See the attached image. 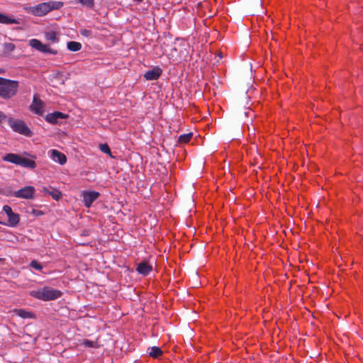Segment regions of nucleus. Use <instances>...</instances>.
Segmentation results:
<instances>
[{
    "instance_id": "nucleus-10",
    "label": "nucleus",
    "mask_w": 363,
    "mask_h": 363,
    "mask_svg": "<svg viewBox=\"0 0 363 363\" xmlns=\"http://www.w3.org/2000/svg\"><path fill=\"white\" fill-rule=\"evenodd\" d=\"M136 270L139 274L146 276L152 270V267L147 262H143L138 264Z\"/></svg>"
},
{
    "instance_id": "nucleus-26",
    "label": "nucleus",
    "mask_w": 363,
    "mask_h": 363,
    "mask_svg": "<svg viewBox=\"0 0 363 363\" xmlns=\"http://www.w3.org/2000/svg\"><path fill=\"white\" fill-rule=\"evenodd\" d=\"M79 1L82 5L86 6L87 8H91L94 5V0H77Z\"/></svg>"
},
{
    "instance_id": "nucleus-15",
    "label": "nucleus",
    "mask_w": 363,
    "mask_h": 363,
    "mask_svg": "<svg viewBox=\"0 0 363 363\" xmlns=\"http://www.w3.org/2000/svg\"><path fill=\"white\" fill-rule=\"evenodd\" d=\"M18 165L21 166L23 167H28V168L33 169L35 167V163L33 160H31L28 158L23 157L21 156Z\"/></svg>"
},
{
    "instance_id": "nucleus-3",
    "label": "nucleus",
    "mask_w": 363,
    "mask_h": 363,
    "mask_svg": "<svg viewBox=\"0 0 363 363\" xmlns=\"http://www.w3.org/2000/svg\"><path fill=\"white\" fill-rule=\"evenodd\" d=\"M29 108L33 113L40 116H43L44 102L40 99L39 94H35L33 95V101Z\"/></svg>"
},
{
    "instance_id": "nucleus-2",
    "label": "nucleus",
    "mask_w": 363,
    "mask_h": 363,
    "mask_svg": "<svg viewBox=\"0 0 363 363\" xmlns=\"http://www.w3.org/2000/svg\"><path fill=\"white\" fill-rule=\"evenodd\" d=\"M9 124L15 131L25 136H31L32 133L26 123L21 120H15L12 118L9 119Z\"/></svg>"
},
{
    "instance_id": "nucleus-14",
    "label": "nucleus",
    "mask_w": 363,
    "mask_h": 363,
    "mask_svg": "<svg viewBox=\"0 0 363 363\" xmlns=\"http://www.w3.org/2000/svg\"><path fill=\"white\" fill-rule=\"evenodd\" d=\"M29 45L41 52H45V45L43 44L40 40L37 39L30 40L29 41Z\"/></svg>"
},
{
    "instance_id": "nucleus-18",
    "label": "nucleus",
    "mask_w": 363,
    "mask_h": 363,
    "mask_svg": "<svg viewBox=\"0 0 363 363\" xmlns=\"http://www.w3.org/2000/svg\"><path fill=\"white\" fill-rule=\"evenodd\" d=\"M47 195L51 196L55 201L60 200L62 197V193L59 190L52 187H50L49 189L47 188Z\"/></svg>"
},
{
    "instance_id": "nucleus-28",
    "label": "nucleus",
    "mask_w": 363,
    "mask_h": 363,
    "mask_svg": "<svg viewBox=\"0 0 363 363\" xmlns=\"http://www.w3.org/2000/svg\"><path fill=\"white\" fill-rule=\"evenodd\" d=\"M100 150L101 152L106 153V154H111V149L109 146L107 144H101L100 145Z\"/></svg>"
},
{
    "instance_id": "nucleus-1",
    "label": "nucleus",
    "mask_w": 363,
    "mask_h": 363,
    "mask_svg": "<svg viewBox=\"0 0 363 363\" xmlns=\"http://www.w3.org/2000/svg\"><path fill=\"white\" fill-rule=\"evenodd\" d=\"M18 82L0 77V96L9 99L13 96L17 91Z\"/></svg>"
},
{
    "instance_id": "nucleus-22",
    "label": "nucleus",
    "mask_w": 363,
    "mask_h": 363,
    "mask_svg": "<svg viewBox=\"0 0 363 363\" xmlns=\"http://www.w3.org/2000/svg\"><path fill=\"white\" fill-rule=\"evenodd\" d=\"M149 350V355L154 358H157L162 354V350L158 347H151Z\"/></svg>"
},
{
    "instance_id": "nucleus-8",
    "label": "nucleus",
    "mask_w": 363,
    "mask_h": 363,
    "mask_svg": "<svg viewBox=\"0 0 363 363\" xmlns=\"http://www.w3.org/2000/svg\"><path fill=\"white\" fill-rule=\"evenodd\" d=\"M50 157L55 162H58L60 164L63 165L67 162V157L66 155L57 150H51L49 152Z\"/></svg>"
},
{
    "instance_id": "nucleus-13",
    "label": "nucleus",
    "mask_w": 363,
    "mask_h": 363,
    "mask_svg": "<svg viewBox=\"0 0 363 363\" xmlns=\"http://www.w3.org/2000/svg\"><path fill=\"white\" fill-rule=\"evenodd\" d=\"M21 155L14 153H8L3 157V160L18 165Z\"/></svg>"
},
{
    "instance_id": "nucleus-4",
    "label": "nucleus",
    "mask_w": 363,
    "mask_h": 363,
    "mask_svg": "<svg viewBox=\"0 0 363 363\" xmlns=\"http://www.w3.org/2000/svg\"><path fill=\"white\" fill-rule=\"evenodd\" d=\"M35 193V188L31 186H26L18 191H13L12 195L16 198L30 199H33Z\"/></svg>"
},
{
    "instance_id": "nucleus-11",
    "label": "nucleus",
    "mask_w": 363,
    "mask_h": 363,
    "mask_svg": "<svg viewBox=\"0 0 363 363\" xmlns=\"http://www.w3.org/2000/svg\"><path fill=\"white\" fill-rule=\"evenodd\" d=\"M62 295V292L60 290L47 286V301L55 300Z\"/></svg>"
},
{
    "instance_id": "nucleus-12",
    "label": "nucleus",
    "mask_w": 363,
    "mask_h": 363,
    "mask_svg": "<svg viewBox=\"0 0 363 363\" xmlns=\"http://www.w3.org/2000/svg\"><path fill=\"white\" fill-rule=\"evenodd\" d=\"M30 12L36 16L45 15V3H41L37 6L30 8Z\"/></svg>"
},
{
    "instance_id": "nucleus-7",
    "label": "nucleus",
    "mask_w": 363,
    "mask_h": 363,
    "mask_svg": "<svg viewBox=\"0 0 363 363\" xmlns=\"http://www.w3.org/2000/svg\"><path fill=\"white\" fill-rule=\"evenodd\" d=\"M99 196L100 194L98 191H84L82 193V196L84 206L86 208H89L94 201H95L99 197Z\"/></svg>"
},
{
    "instance_id": "nucleus-25",
    "label": "nucleus",
    "mask_w": 363,
    "mask_h": 363,
    "mask_svg": "<svg viewBox=\"0 0 363 363\" xmlns=\"http://www.w3.org/2000/svg\"><path fill=\"white\" fill-rule=\"evenodd\" d=\"M47 40H50L53 43H57L58 38L57 37V33L55 31L47 33Z\"/></svg>"
},
{
    "instance_id": "nucleus-32",
    "label": "nucleus",
    "mask_w": 363,
    "mask_h": 363,
    "mask_svg": "<svg viewBox=\"0 0 363 363\" xmlns=\"http://www.w3.org/2000/svg\"><path fill=\"white\" fill-rule=\"evenodd\" d=\"M6 119V116L1 111H0V123Z\"/></svg>"
},
{
    "instance_id": "nucleus-24",
    "label": "nucleus",
    "mask_w": 363,
    "mask_h": 363,
    "mask_svg": "<svg viewBox=\"0 0 363 363\" xmlns=\"http://www.w3.org/2000/svg\"><path fill=\"white\" fill-rule=\"evenodd\" d=\"M193 134L191 133L182 134L179 137L178 142L180 143H186L190 141Z\"/></svg>"
},
{
    "instance_id": "nucleus-21",
    "label": "nucleus",
    "mask_w": 363,
    "mask_h": 363,
    "mask_svg": "<svg viewBox=\"0 0 363 363\" xmlns=\"http://www.w3.org/2000/svg\"><path fill=\"white\" fill-rule=\"evenodd\" d=\"M15 313L17 315H18L23 318H34V315L31 312L27 311L23 309L16 310Z\"/></svg>"
},
{
    "instance_id": "nucleus-20",
    "label": "nucleus",
    "mask_w": 363,
    "mask_h": 363,
    "mask_svg": "<svg viewBox=\"0 0 363 363\" xmlns=\"http://www.w3.org/2000/svg\"><path fill=\"white\" fill-rule=\"evenodd\" d=\"M67 48L69 51L77 52L82 49V44L76 41H69L67 43Z\"/></svg>"
},
{
    "instance_id": "nucleus-6",
    "label": "nucleus",
    "mask_w": 363,
    "mask_h": 363,
    "mask_svg": "<svg viewBox=\"0 0 363 363\" xmlns=\"http://www.w3.org/2000/svg\"><path fill=\"white\" fill-rule=\"evenodd\" d=\"M68 118V115L60 111L47 114V122L52 124H61L62 121Z\"/></svg>"
},
{
    "instance_id": "nucleus-19",
    "label": "nucleus",
    "mask_w": 363,
    "mask_h": 363,
    "mask_svg": "<svg viewBox=\"0 0 363 363\" xmlns=\"http://www.w3.org/2000/svg\"><path fill=\"white\" fill-rule=\"evenodd\" d=\"M63 6V2L62 1H51L47 2V13L54 9H59Z\"/></svg>"
},
{
    "instance_id": "nucleus-23",
    "label": "nucleus",
    "mask_w": 363,
    "mask_h": 363,
    "mask_svg": "<svg viewBox=\"0 0 363 363\" xmlns=\"http://www.w3.org/2000/svg\"><path fill=\"white\" fill-rule=\"evenodd\" d=\"M52 85L57 86L63 83V76L60 72H57L56 76L51 79Z\"/></svg>"
},
{
    "instance_id": "nucleus-5",
    "label": "nucleus",
    "mask_w": 363,
    "mask_h": 363,
    "mask_svg": "<svg viewBox=\"0 0 363 363\" xmlns=\"http://www.w3.org/2000/svg\"><path fill=\"white\" fill-rule=\"evenodd\" d=\"M3 211L6 213L9 218L7 223L9 226L14 227L19 223V215L13 213L12 208L9 206H4Z\"/></svg>"
},
{
    "instance_id": "nucleus-17",
    "label": "nucleus",
    "mask_w": 363,
    "mask_h": 363,
    "mask_svg": "<svg viewBox=\"0 0 363 363\" xmlns=\"http://www.w3.org/2000/svg\"><path fill=\"white\" fill-rule=\"evenodd\" d=\"M30 295L43 301H45V287H43L40 290L30 291Z\"/></svg>"
},
{
    "instance_id": "nucleus-30",
    "label": "nucleus",
    "mask_w": 363,
    "mask_h": 363,
    "mask_svg": "<svg viewBox=\"0 0 363 363\" xmlns=\"http://www.w3.org/2000/svg\"><path fill=\"white\" fill-rule=\"evenodd\" d=\"M80 33L83 36L89 37L91 35V31L90 30L84 28L80 30Z\"/></svg>"
},
{
    "instance_id": "nucleus-33",
    "label": "nucleus",
    "mask_w": 363,
    "mask_h": 363,
    "mask_svg": "<svg viewBox=\"0 0 363 363\" xmlns=\"http://www.w3.org/2000/svg\"><path fill=\"white\" fill-rule=\"evenodd\" d=\"M9 46H11L12 49L14 48V45L13 44H9Z\"/></svg>"
},
{
    "instance_id": "nucleus-31",
    "label": "nucleus",
    "mask_w": 363,
    "mask_h": 363,
    "mask_svg": "<svg viewBox=\"0 0 363 363\" xmlns=\"http://www.w3.org/2000/svg\"><path fill=\"white\" fill-rule=\"evenodd\" d=\"M58 52V50L57 49H55V48H51L48 46V45L47 44V54L48 53H50V54H53V55H57Z\"/></svg>"
},
{
    "instance_id": "nucleus-27",
    "label": "nucleus",
    "mask_w": 363,
    "mask_h": 363,
    "mask_svg": "<svg viewBox=\"0 0 363 363\" xmlns=\"http://www.w3.org/2000/svg\"><path fill=\"white\" fill-rule=\"evenodd\" d=\"M82 344L84 346L87 347H96L97 345V343L96 342L89 340H84Z\"/></svg>"
},
{
    "instance_id": "nucleus-16",
    "label": "nucleus",
    "mask_w": 363,
    "mask_h": 363,
    "mask_svg": "<svg viewBox=\"0 0 363 363\" xmlns=\"http://www.w3.org/2000/svg\"><path fill=\"white\" fill-rule=\"evenodd\" d=\"M0 23L4 24H18L19 22L16 18H12L10 16L0 13Z\"/></svg>"
},
{
    "instance_id": "nucleus-29",
    "label": "nucleus",
    "mask_w": 363,
    "mask_h": 363,
    "mask_svg": "<svg viewBox=\"0 0 363 363\" xmlns=\"http://www.w3.org/2000/svg\"><path fill=\"white\" fill-rule=\"evenodd\" d=\"M30 267L38 270H41L43 269L42 265L35 260L31 262Z\"/></svg>"
},
{
    "instance_id": "nucleus-9",
    "label": "nucleus",
    "mask_w": 363,
    "mask_h": 363,
    "mask_svg": "<svg viewBox=\"0 0 363 363\" xmlns=\"http://www.w3.org/2000/svg\"><path fill=\"white\" fill-rule=\"evenodd\" d=\"M162 70L159 67H155L153 69L148 70L144 74V77L147 80H156L162 74Z\"/></svg>"
}]
</instances>
